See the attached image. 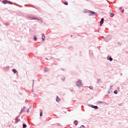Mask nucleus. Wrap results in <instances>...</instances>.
<instances>
[{"mask_svg":"<svg viewBox=\"0 0 128 128\" xmlns=\"http://www.w3.org/2000/svg\"><path fill=\"white\" fill-rule=\"evenodd\" d=\"M64 128H66V127H65Z\"/></svg>","mask_w":128,"mask_h":128,"instance_id":"obj_35","label":"nucleus"},{"mask_svg":"<svg viewBox=\"0 0 128 128\" xmlns=\"http://www.w3.org/2000/svg\"><path fill=\"white\" fill-rule=\"evenodd\" d=\"M118 106H122V103H120V104H118Z\"/></svg>","mask_w":128,"mask_h":128,"instance_id":"obj_22","label":"nucleus"},{"mask_svg":"<svg viewBox=\"0 0 128 128\" xmlns=\"http://www.w3.org/2000/svg\"><path fill=\"white\" fill-rule=\"evenodd\" d=\"M124 10H122V14H124Z\"/></svg>","mask_w":128,"mask_h":128,"instance_id":"obj_27","label":"nucleus"},{"mask_svg":"<svg viewBox=\"0 0 128 128\" xmlns=\"http://www.w3.org/2000/svg\"><path fill=\"white\" fill-rule=\"evenodd\" d=\"M76 86L80 87V86H82L84 84H82V80H78L76 82Z\"/></svg>","mask_w":128,"mask_h":128,"instance_id":"obj_1","label":"nucleus"},{"mask_svg":"<svg viewBox=\"0 0 128 128\" xmlns=\"http://www.w3.org/2000/svg\"><path fill=\"white\" fill-rule=\"evenodd\" d=\"M122 10V8L120 7V10Z\"/></svg>","mask_w":128,"mask_h":128,"instance_id":"obj_26","label":"nucleus"},{"mask_svg":"<svg viewBox=\"0 0 128 128\" xmlns=\"http://www.w3.org/2000/svg\"><path fill=\"white\" fill-rule=\"evenodd\" d=\"M48 68H46V69H45V72H48Z\"/></svg>","mask_w":128,"mask_h":128,"instance_id":"obj_28","label":"nucleus"},{"mask_svg":"<svg viewBox=\"0 0 128 128\" xmlns=\"http://www.w3.org/2000/svg\"><path fill=\"white\" fill-rule=\"evenodd\" d=\"M22 110H21V112H22Z\"/></svg>","mask_w":128,"mask_h":128,"instance_id":"obj_30","label":"nucleus"},{"mask_svg":"<svg viewBox=\"0 0 128 128\" xmlns=\"http://www.w3.org/2000/svg\"><path fill=\"white\" fill-rule=\"evenodd\" d=\"M104 18H102L100 22V26H102L104 24Z\"/></svg>","mask_w":128,"mask_h":128,"instance_id":"obj_6","label":"nucleus"},{"mask_svg":"<svg viewBox=\"0 0 128 128\" xmlns=\"http://www.w3.org/2000/svg\"><path fill=\"white\" fill-rule=\"evenodd\" d=\"M40 116H42V112L40 113Z\"/></svg>","mask_w":128,"mask_h":128,"instance_id":"obj_24","label":"nucleus"},{"mask_svg":"<svg viewBox=\"0 0 128 128\" xmlns=\"http://www.w3.org/2000/svg\"><path fill=\"white\" fill-rule=\"evenodd\" d=\"M86 128V126H84V125H82L80 126V128Z\"/></svg>","mask_w":128,"mask_h":128,"instance_id":"obj_17","label":"nucleus"},{"mask_svg":"<svg viewBox=\"0 0 128 128\" xmlns=\"http://www.w3.org/2000/svg\"><path fill=\"white\" fill-rule=\"evenodd\" d=\"M30 112V110H27V112Z\"/></svg>","mask_w":128,"mask_h":128,"instance_id":"obj_31","label":"nucleus"},{"mask_svg":"<svg viewBox=\"0 0 128 128\" xmlns=\"http://www.w3.org/2000/svg\"><path fill=\"white\" fill-rule=\"evenodd\" d=\"M93 88H93L92 86H90V90H92Z\"/></svg>","mask_w":128,"mask_h":128,"instance_id":"obj_25","label":"nucleus"},{"mask_svg":"<svg viewBox=\"0 0 128 128\" xmlns=\"http://www.w3.org/2000/svg\"><path fill=\"white\" fill-rule=\"evenodd\" d=\"M9 4H12V2H9Z\"/></svg>","mask_w":128,"mask_h":128,"instance_id":"obj_29","label":"nucleus"},{"mask_svg":"<svg viewBox=\"0 0 128 128\" xmlns=\"http://www.w3.org/2000/svg\"><path fill=\"white\" fill-rule=\"evenodd\" d=\"M106 42H108V40H106Z\"/></svg>","mask_w":128,"mask_h":128,"instance_id":"obj_34","label":"nucleus"},{"mask_svg":"<svg viewBox=\"0 0 128 128\" xmlns=\"http://www.w3.org/2000/svg\"><path fill=\"white\" fill-rule=\"evenodd\" d=\"M64 4H65L66 6H68V2H64Z\"/></svg>","mask_w":128,"mask_h":128,"instance_id":"obj_18","label":"nucleus"},{"mask_svg":"<svg viewBox=\"0 0 128 128\" xmlns=\"http://www.w3.org/2000/svg\"><path fill=\"white\" fill-rule=\"evenodd\" d=\"M8 24H6V26H8Z\"/></svg>","mask_w":128,"mask_h":128,"instance_id":"obj_32","label":"nucleus"},{"mask_svg":"<svg viewBox=\"0 0 128 128\" xmlns=\"http://www.w3.org/2000/svg\"><path fill=\"white\" fill-rule=\"evenodd\" d=\"M90 12L92 16H96V13L94 11H90Z\"/></svg>","mask_w":128,"mask_h":128,"instance_id":"obj_4","label":"nucleus"},{"mask_svg":"<svg viewBox=\"0 0 128 128\" xmlns=\"http://www.w3.org/2000/svg\"><path fill=\"white\" fill-rule=\"evenodd\" d=\"M32 20H40V19L38 18V17H36V18H32Z\"/></svg>","mask_w":128,"mask_h":128,"instance_id":"obj_14","label":"nucleus"},{"mask_svg":"<svg viewBox=\"0 0 128 128\" xmlns=\"http://www.w3.org/2000/svg\"><path fill=\"white\" fill-rule=\"evenodd\" d=\"M107 60H110V62H112V58L110 56H108Z\"/></svg>","mask_w":128,"mask_h":128,"instance_id":"obj_3","label":"nucleus"},{"mask_svg":"<svg viewBox=\"0 0 128 128\" xmlns=\"http://www.w3.org/2000/svg\"><path fill=\"white\" fill-rule=\"evenodd\" d=\"M114 94H118V91H117L116 90H115L114 91Z\"/></svg>","mask_w":128,"mask_h":128,"instance_id":"obj_16","label":"nucleus"},{"mask_svg":"<svg viewBox=\"0 0 128 128\" xmlns=\"http://www.w3.org/2000/svg\"><path fill=\"white\" fill-rule=\"evenodd\" d=\"M91 108H94L95 110H98V106H94V105L90 106Z\"/></svg>","mask_w":128,"mask_h":128,"instance_id":"obj_2","label":"nucleus"},{"mask_svg":"<svg viewBox=\"0 0 128 128\" xmlns=\"http://www.w3.org/2000/svg\"><path fill=\"white\" fill-rule=\"evenodd\" d=\"M15 123L16 124H18V122H20V119L18 120V118H16L15 119Z\"/></svg>","mask_w":128,"mask_h":128,"instance_id":"obj_8","label":"nucleus"},{"mask_svg":"<svg viewBox=\"0 0 128 128\" xmlns=\"http://www.w3.org/2000/svg\"><path fill=\"white\" fill-rule=\"evenodd\" d=\"M46 60H48V58H46Z\"/></svg>","mask_w":128,"mask_h":128,"instance_id":"obj_36","label":"nucleus"},{"mask_svg":"<svg viewBox=\"0 0 128 128\" xmlns=\"http://www.w3.org/2000/svg\"><path fill=\"white\" fill-rule=\"evenodd\" d=\"M27 18L28 20H32V15H28V16H27Z\"/></svg>","mask_w":128,"mask_h":128,"instance_id":"obj_5","label":"nucleus"},{"mask_svg":"<svg viewBox=\"0 0 128 128\" xmlns=\"http://www.w3.org/2000/svg\"><path fill=\"white\" fill-rule=\"evenodd\" d=\"M46 40V36H44V34H42V40Z\"/></svg>","mask_w":128,"mask_h":128,"instance_id":"obj_7","label":"nucleus"},{"mask_svg":"<svg viewBox=\"0 0 128 128\" xmlns=\"http://www.w3.org/2000/svg\"><path fill=\"white\" fill-rule=\"evenodd\" d=\"M74 124H75V126H78V120H76L75 121H74Z\"/></svg>","mask_w":128,"mask_h":128,"instance_id":"obj_11","label":"nucleus"},{"mask_svg":"<svg viewBox=\"0 0 128 128\" xmlns=\"http://www.w3.org/2000/svg\"><path fill=\"white\" fill-rule=\"evenodd\" d=\"M98 104H102V101H98Z\"/></svg>","mask_w":128,"mask_h":128,"instance_id":"obj_21","label":"nucleus"},{"mask_svg":"<svg viewBox=\"0 0 128 128\" xmlns=\"http://www.w3.org/2000/svg\"><path fill=\"white\" fill-rule=\"evenodd\" d=\"M34 40H36V36H34Z\"/></svg>","mask_w":128,"mask_h":128,"instance_id":"obj_19","label":"nucleus"},{"mask_svg":"<svg viewBox=\"0 0 128 128\" xmlns=\"http://www.w3.org/2000/svg\"><path fill=\"white\" fill-rule=\"evenodd\" d=\"M26 124H22V128H26Z\"/></svg>","mask_w":128,"mask_h":128,"instance_id":"obj_12","label":"nucleus"},{"mask_svg":"<svg viewBox=\"0 0 128 128\" xmlns=\"http://www.w3.org/2000/svg\"><path fill=\"white\" fill-rule=\"evenodd\" d=\"M2 2L4 4H8V0H4Z\"/></svg>","mask_w":128,"mask_h":128,"instance_id":"obj_13","label":"nucleus"},{"mask_svg":"<svg viewBox=\"0 0 128 128\" xmlns=\"http://www.w3.org/2000/svg\"><path fill=\"white\" fill-rule=\"evenodd\" d=\"M56 100L58 102H60V99L58 98V97L57 96V98H56Z\"/></svg>","mask_w":128,"mask_h":128,"instance_id":"obj_9","label":"nucleus"},{"mask_svg":"<svg viewBox=\"0 0 128 128\" xmlns=\"http://www.w3.org/2000/svg\"><path fill=\"white\" fill-rule=\"evenodd\" d=\"M114 16V14H111L110 15V18H112Z\"/></svg>","mask_w":128,"mask_h":128,"instance_id":"obj_15","label":"nucleus"},{"mask_svg":"<svg viewBox=\"0 0 128 128\" xmlns=\"http://www.w3.org/2000/svg\"><path fill=\"white\" fill-rule=\"evenodd\" d=\"M120 76H122V74L121 73V74H120Z\"/></svg>","mask_w":128,"mask_h":128,"instance_id":"obj_33","label":"nucleus"},{"mask_svg":"<svg viewBox=\"0 0 128 128\" xmlns=\"http://www.w3.org/2000/svg\"><path fill=\"white\" fill-rule=\"evenodd\" d=\"M61 78L62 80H64V77L62 76Z\"/></svg>","mask_w":128,"mask_h":128,"instance_id":"obj_23","label":"nucleus"},{"mask_svg":"<svg viewBox=\"0 0 128 128\" xmlns=\"http://www.w3.org/2000/svg\"><path fill=\"white\" fill-rule=\"evenodd\" d=\"M12 71L13 72H14V74H16V72H18V71L16 70V69H12Z\"/></svg>","mask_w":128,"mask_h":128,"instance_id":"obj_10","label":"nucleus"},{"mask_svg":"<svg viewBox=\"0 0 128 128\" xmlns=\"http://www.w3.org/2000/svg\"><path fill=\"white\" fill-rule=\"evenodd\" d=\"M100 82V80L98 79L97 84H98Z\"/></svg>","mask_w":128,"mask_h":128,"instance_id":"obj_20","label":"nucleus"}]
</instances>
